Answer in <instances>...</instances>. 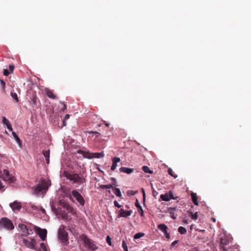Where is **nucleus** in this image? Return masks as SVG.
<instances>
[{
    "instance_id": "42",
    "label": "nucleus",
    "mask_w": 251,
    "mask_h": 251,
    "mask_svg": "<svg viewBox=\"0 0 251 251\" xmlns=\"http://www.w3.org/2000/svg\"><path fill=\"white\" fill-rule=\"evenodd\" d=\"M114 204L116 207L118 208H120L122 206V205H120L116 201H114Z\"/></svg>"
},
{
    "instance_id": "53",
    "label": "nucleus",
    "mask_w": 251,
    "mask_h": 251,
    "mask_svg": "<svg viewBox=\"0 0 251 251\" xmlns=\"http://www.w3.org/2000/svg\"><path fill=\"white\" fill-rule=\"evenodd\" d=\"M9 68L10 70V71L12 72L14 69V66L13 65H10L9 66Z\"/></svg>"
},
{
    "instance_id": "26",
    "label": "nucleus",
    "mask_w": 251,
    "mask_h": 251,
    "mask_svg": "<svg viewBox=\"0 0 251 251\" xmlns=\"http://www.w3.org/2000/svg\"><path fill=\"white\" fill-rule=\"evenodd\" d=\"M178 231L181 234H183L186 233L187 230L186 229L183 227V226H180L179 227L178 229Z\"/></svg>"
},
{
    "instance_id": "27",
    "label": "nucleus",
    "mask_w": 251,
    "mask_h": 251,
    "mask_svg": "<svg viewBox=\"0 0 251 251\" xmlns=\"http://www.w3.org/2000/svg\"><path fill=\"white\" fill-rule=\"evenodd\" d=\"M100 188H101L102 189L113 188V187L112 186V185H111V184L101 185L100 186Z\"/></svg>"
},
{
    "instance_id": "50",
    "label": "nucleus",
    "mask_w": 251,
    "mask_h": 251,
    "mask_svg": "<svg viewBox=\"0 0 251 251\" xmlns=\"http://www.w3.org/2000/svg\"><path fill=\"white\" fill-rule=\"evenodd\" d=\"M157 194H158V193L154 189H153L152 191L153 196L155 197Z\"/></svg>"
},
{
    "instance_id": "23",
    "label": "nucleus",
    "mask_w": 251,
    "mask_h": 251,
    "mask_svg": "<svg viewBox=\"0 0 251 251\" xmlns=\"http://www.w3.org/2000/svg\"><path fill=\"white\" fill-rule=\"evenodd\" d=\"M112 190L113 191L114 193L117 197H122V194H121V191H120V189L113 187V188H112Z\"/></svg>"
},
{
    "instance_id": "10",
    "label": "nucleus",
    "mask_w": 251,
    "mask_h": 251,
    "mask_svg": "<svg viewBox=\"0 0 251 251\" xmlns=\"http://www.w3.org/2000/svg\"><path fill=\"white\" fill-rule=\"evenodd\" d=\"M132 213V210H125L124 209L121 208L119 211L118 216L119 217L126 218L131 215Z\"/></svg>"
},
{
    "instance_id": "32",
    "label": "nucleus",
    "mask_w": 251,
    "mask_h": 251,
    "mask_svg": "<svg viewBox=\"0 0 251 251\" xmlns=\"http://www.w3.org/2000/svg\"><path fill=\"white\" fill-rule=\"evenodd\" d=\"M11 96L12 97V98L16 100V102L19 101L18 96L16 93L11 92Z\"/></svg>"
},
{
    "instance_id": "49",
    "label": "nucleus",
    "mask_w": 251,
    "mask_h": 251,
    "mask_svg": "<svg viewBox=\"0 0 251 251\" xmlns=\"http://www.w3.org/2000/svg\"><path fill=\"white\" fill-rule=\"evenodd\" d=\"M220 249H221V251H227L224 246H220Z\"/></svg>"
},
{
    "instance_id": "44",
    "label": "nucleus",
    "mask_w": 251,
    "mask_h": 251,
    "mask_svg": "<svg viewBox=\"0 0 251 251\" xmlns=\"http://www.w3.org/2000/svg\"><path fill=\"white\" fill-rule=\"evenodd\" d=\"M40 247L44 251H46V248L44 243H42L40 244Z\"/></svg>"
},
{
    "instance_id": "41",
    "label": "nucleus",
    "mask_w": 251,
    "mask_h": 251,
    "mask_svg": "<svg viewBox=\"0 0 251 251\" xmlns=\"http://www.w3.org/2000/svg\"><path fill=\"white\" fill-rule=\"evenodd\" d=\"M0 84H1V85L3 88V90L5 89V82L2 80V79H0Z\"/></svg>"
},
{
    "instance_id": "29",
    "label": "nucleus",
    "mask_w": 251,
    "mask_h": 251,
    "mask_svg": "<svg viewBox=\"0 0 251 251\" xmlns=\"http://www.w3.org/2000/svg\"><path fill=\"white\" fill-rule=\"evenodd\" d=\"M168 173L174 178H176L177 177V176L174 173L173 170L170 168L168 169Z\"/></svg>"
},
{
    "instance_id": "9",
    "label": "nucleus",
    "mask_w": 251,
    "mask_h": 251,
    "mask_svg": "<svg viewBox=\"0 0 251 251\" xmlns=\"http://www.w3.org/2000/svg\"><path fill=\"white\" fill-rule=\"evenodd\" d=\"M158 228L164 233L166 238L167 239H169L170 238V234L168 231V228L165 224H163L159 225L158 226Z\"/></svg>"
},
{
    "instance_id": "4",
    "label": "nucleus",
    "mask_w": 251,
    "mask_h": 251,
    "mask_svg": "<svg viewBox=\"0 0 251 251\" xmlns=\"http://www.w3.org/2000/svg\"><path fill=\"white\" fill-rule=\"evenodd\" d=\"M58 238L65 244L68 243V234L65 230V226L61 225L58 229Z\"/></svg>"
},
{
    "instance_id": "15",
    "label": "nucleus",
    "mask_w": 251,
    "mask_h": 251,
    "mask_svg": "<svg viewBox=\"0 0 251 251\" xmlns=\"http://www.w3.org/2000/svg\"><path fill=\"white\" fill-rule=\"evenodd\" d=\"M63 207L65 208L68 211V212L71 213L73 215L76 214V211L75 209L70 205L68 204H64L63 205Z\"/></svg>"
},
{
    "instance_id": "36",
    "label": "nucleus",
    "mask_w": 251,
    "mask_h": 251,
    "mask_svg": "<svg viewBox=\"0 0 251 251\" xmlns=\"http://www.w3.org/2000/svg\"><path fill=\"white\" fill-rule=\"evenodd\" d=\"M88 133L89 134H93V135L97 134V136H96L97 137H98L100 135V134L97 131H88Z\"/></svg>"
},
{
    "instance_id": "5",
    "label": "nucleus",
    "mask_w": 251,
    "mask_h": 251,
    "mask_svg": "<svg viewBox=\"0 0 251 251\" xmlns=\"http://www.w3.org/2000/svg\"><path fill=\"white\" fill-rule=\"evenodd\" d=\"M14 226L12 221L7 218H2L0 220V228H5L8 230L13 229Z\"/></svg>"
},
{
    "instance_id": "11",
    "label": "nucleus",
    "mask_w": 251,
    "mask_h": 251,
    "mask_svg": "<svg viewBox=\"0 0 251 251\" xmlns=\"http://www.w3.org/2000/svg\"><path fill=\"white\" fill-rule=\"evenodd\" d=\"M10 206L14 211L16 210L19 211L22 208L21 203L18 202L17 201L11 203L10 204Z\"/></svg>"
},
{
    "instance_id": "47",
    "label": "nucleus",
    "mask_w": 251,
    "mask_h": 251,
    "mask_svg": "<svg viewBox=\"0 0 251 251\" xmlns=\"http://www.w3.org/2000/svg\"><path fill=\"white\" fill-rule=\"evenodd\" d=\"M61 103L63 104V107L61 108V110L64 111L66 109L67 106L66 104L64 103V102H62Z\"/></svg>"
},
{
    "instance_id": "60",
    "label": "nucleus",
    "mask_w": 251,
    "mask_h": 251,
    "mask_svg": "<svg viewBox=\"0 0 251 251\" xmlns=\"http://www.w3.org/2000/svg\"><path fill=\"white\" fill-rule=\"evenodd\" d=\"M143 200L145 201V197H146L145 193H144V194H143Z\"/></svg>"
},
{
    "instance_id": "48",
    "label": "nucleus",
    "mask_w": 251,
    "mask_h": 251,
    "mask_svg": "<svg viewBox=\"0 0 251 251\" xmlns=\"http://www.w3.org/2000/svg\"><path fill=\"white\" fill-rule=\"evenodd\" d=\"M178 243V241L177 240H175V241H174L172 244H171V246L172 247H174L177 243Z\"/></svg>"
},
{
    "instance_id": "38",
    "label": "nucleus",
    "mask_w": 251,
    "mask_h": 251,
    "mask_svg": "<svg viewBox=\"0 0 251 251\" xmlns=\"http://www.w3.org/2000/svg\"><path fill=\"white\" fill-rule=\"evenodd\" d=\"M106 242L109 246H111V239L109 236H107L106 239Z\"/></svg>"
},
{
    "instance_id": "58",
    "label": "nucleus",
    "mask_w": 251,
    "mask_h": 251,
    "mask_svg": "<svg viewBox=\"0 0 251 251\" xmlns=\"http://www.w3.org/2000/svg\"><path fill=\"white\" fill-rule=\"evenodd\" d=\"M143 194H144L145 193L144 189L143 188H142L141 189Z\"/></svg>"
},
{
    "instance_id": "3",
    "label": "nucleus",
    "mask_w": 251,
    "mask_h": 251,
    "mask_svg": "<svg viewBox=\"0 0 251 251\" xmlns=\"http://www.w3.org/2000/svg\"><path fill=\"white\" fill-rule=\"evenodd\" d=\"M86 176H80L76 173L68 174L66 176L67 179L73 181V183H76L78 184H82L86 182Z\"/></svg>"
},
{
    "instance_id": "46",
    "label": "nucleus",
    "mask_w": 251,
    "mask_h": 251,
    "mask_svg": "<svg viewBox=\"0 0 251 251\" xmlns=\"http://www.w3.org/2000/svg\"><path fill=\"white\" fill-rule=\"evenodd\" d=\"M6 126L8 130H9L10 131H12V126L10 124H8Z\"/></svg>"
},
{
    "instance_id": "61",
    "label": "nucleus",
    "mask_w": 251,
    "mask_h": 251,
    "mask_svg": "<svg viewBox=\"0 0 251 251\" xmlns=\"http://www.w3.org/2000/svg\"><path fill=\"white\" fill-rule=\"evenodd\" d=\"M111 179H112L113 181H114V182H115V181H116V179H115V178H113H113H111Z\"/></svg>"
},
{
    "instance_id": "35",
    "label": "nucleus",
    "mask_w": 251,
    "mask_h": 251,
    "mask_svg": "<svg viewBox=\"0 0 251 251\" xmlns=\"http://www.w3.org/2000/svg\"><path fill=\"white\" fill-rule=\"evenodd\" d=\"M61 217L63 219H66L68 217V214L65 211H63L61 214Z\"/></svg>"
},
{
    "instance_id": "55",
    "label": "nucleus",
    "mask_w": 251,
    "mask_h": 251,
    "mask_svg": "<svg viewBox=\"0 0 251 251\" xmlns=\"http://www.w3.org/2000/svg\"><path fill=\"white\" fill-rule=\"evenodd\" d=\"M41 211L43 213L45 214L46 211L44 208H41Z\"/></svg>"
},
{
    "instance_id": "19",
    "label": "nucleus",
    "mask_w": 251,
    "mask_h": 251,
    "mask_svg": "<svg viewBox=\"0 0 251 251\" xmlns=\"http://www.w3.org/2000/svg\"><path fill=\"white\" fill-rule=\"evenodd\" d=\"M46 94L47 95V96L51 99H56V96L53 94V92L50 90L47 89L46 90Z\"/></svg>"
},
{
    "instance_id": "59",
    "label": "nucleus",
    "mask_w": 251,
    "mask_h": 251,
    "mask_svg": "<svg viewBox=\"0 0 251 251\" xmlns=\"http://www.w3.org/2000/svg\"><path fill=\"white\" fill-rule=\"evenodd\" d=\"M171 217L173 218L174 219H175L176 218L174 216V214L171 215Z\"/></svg>"
},
{
    "instance_id": "64",
    "label": "nucleus",
    "mask_w": 251,
    "mask_h": 251,
    "mask_svg": "<svg viewBox=\"0 0 251 251\" xmlns=\"http://www.w3.org/2000/svg\"><path fill=\"white\" fill-rule=\"evenodd\" d=\"M34 207H36V206H33L32 208L33 209H35V208H34Z\"/></svg>"
},
{
    "instance_id": "52",
    "label": "nucleus",
    "mask_w": 251,
    "mask_h": 251,
    "mask_svg": "<svg viewBox=\"0 0 251 251\" xmlns=\"http://www.w3.org/2000/svg\"><path fill=\"white\" fill-rule=\"evenodd\" d=\"M52 210L54 213H57V210L56 209V208L55 207H54L53 206H52Z\"/></svg>"
},
{
    "instance_id": "54",
    "label": "nucleus",
    "mask_w": 251,
    "mask_h": 251,
    "mask_svg": "<svg viewBox=\"0 0 251 251\" xmlns=\"http://www.w3.org/2000/svg\"><path fill=\"white\" fill-rule=\"evenodd\" d=\"M4 174L7 176H9V172L7 170H4Z\"/></svg>"
},
{
    "instance_id": "39",
    "label": "nucleus",
    "mask_w": 251,
    "mask_h": 251,
    "mask_svg": "<svg viewBox=\"0 0 251 251\" xmlns=\"http://www.w3.org/2000/svg\"><path fill=\"white\" fill-rule=\"evenodd\" d=\"M138 211L139 213H140L141 216L144 217V213L143 208L141 207L139 209H138Z\"/></svg>"
},
{
    "instance_id": "1",
    "label": "nucleus",
    "mask_w": 251,
    "mask_h": 251,
    "mask_svg": "<svg viewBox=\"0 0 251 251\" xmlns=\"http://www.w3.org/2000/svg\"><path fill=\"white\" fill-rule=\"evenodd\" d=\"M51 182L50 180L41 179L34 188V193L36 195H44L48 191Z\"/></svg>"
},
{
    "instance_id": "28",
    "label": "nucleus",
    "mask_w": 251,
    "mask_h": 251,
    "mask_svg": "<svg viewBox=\"0 0 251 251\" xmlns=\"http://www.w3.org/2000/svg\"><path fill=\"white\" fill-rule=\"evenodd\" d=\"M145 235V234L144 233H142V232H139V233H136L134 236V238L135 239H139L141 237L144 236Z\"/></svg>"
},
{
    "instance_id": "7",
    "label": "nucleus",
    "mask_w": 251,
    "mask_h": 251,
    "mask_svg": "<svg viewBox=\"0 0 251 251\" xmlns=\"http://www.w3.org/2000/svg\"><path fill=\"white\" fill-rule=\"evenodd\" d=\"M35 230L43 241L46 240L47 234V231L46 229H42L39 227L35 226Z\"/></svg>"
},
{
    "instance_id": "8",
    "label": "nucleus",
    "mask_w": 251,
    "mask_h": 251,
    "mask_svg": "<svg viewBox=\"0 0 251 251\" xmlns=\"http://www.w3.org/2000/svg\"><path fill=\"white\" fill-rule=\"evenodd\" d=\"M23 242L27 248L31 249H35L34 245L36 243V241L34 239H30V240H28L24 238L23 239Z\"/></svg>"
},
{
    "instance_id": "31",
    "label": "nucleus",
    "mask_w": 251,
    "mask_h": 251,
    "mask_svg": "<svg viewBox=\"0 0 251 251\" xmlns=\"http://www.w3.org/2000/svg\"><path fill=\"white\" fill-rule=\"evenodd\" d=\"M37 97L35 94L33 95V98L31 100H32V103L33 105H36L37 104Z\"/></svg>"
},
{
    "instance_id": "51",
    "label": "nucleus",
    "mask_w": 251,
    "mask_h": 251,
    "mask_svg": "<svg viewBox=\"0 0 251 251\" xmlns=\"http://www.w3.org/2000/svg\"><path fill=\"white\" fill-rule=\"evenodd\" d=\"M70 118V115L69 114H66L64 118V121H66Z\"/></svg>"
},
{
    "instance_id": "20",
    "label": "nucleus",
    "mask_w": 251,
    "mask_h": 251,
    "mask_svg": "<svg viewBox=\"0 0 251 251\" xmlns=\"http://www.w3.org/2000/svg\"><path fill=\"white\" fill-rule=\"evenodd\" d=\"M12 135L14 139L17 142V143L19 144V146L21 148L22 144V141H21V140L19 138V137L15 132H12Z\"/></svg>"
},
{
    "instance_id": "63",
    "label": "nucleus",
    "mask_w": 251,
    "mask_h": 251,
    "mask_svg": "<svg viewBox=\"0 0 251 251\" xmlns=\"http://www.w3.org/2000/svg\"><path fill=\"white\" fill-rule=\"evenodd\" d=\"M3 186H2L1 185H0V189H1L2 188H3Z\"/></svg>"
},
{
    "instance_id": "37",
    "label": "nucleus",
    "mask_w": 251,
    "mask_h": 251,
    "mask_svg": "<svg viewBox=\"0 0 251 251\" xmlns=\"http://www.w3.org/2000/svg\"><path fill=\"white\" fill-rule=\"evenodd\" d=\"M122 247L125 251H128L127 245L124 241H123Z\"/></svg>"
},
{
    "instance_id": "17",
    "label": "nucleus",
    "mask_w": 251,
    "mask_h": 251,
    "mask_svg": "<svg viewBox=\"0 0 251 251\" xmlns=\"http://www.w3.org/2000/svg\"><path fill=\"white\" fill-rule=\"evenodd\" d=\"M191 199H192V201L194 203L195 205H199V202L198 201V197L197 194L195 193H194V192H192L191 193Z\"/></svg>"
},
{
    "instance_id": "30",
    "label": "nucleus",
    "mask_w": 251,
    "mask_h": 251,
    "mask_svg": "<svg viewBox=\"0 0 251 251\" xmlns=\"http://www.w3.org/2000/svg\"><path fill=\"white\" fill-rule=\"evenodd\" d=\"M191 215V218L193 220H197L198 218V213L196 212L194 214H193L192 212L189 211V216Z\"/></svg>"
},
{
    "instance_id": "14",
    "label": "nucleus",
    "mask_w": 251,
    "mask_h": 251,
    "mask_svg": "<svg viewBox=\"0 0 251 251\" xmlns=\"http://www.w3.org/2000/svg\"><path fill=\"white\" fill-rule=\"evenodd\" d=\"M78 153L82 155L84 158L91 159L92 158V153L89 151H84L79 150L78 151Z\"/></svg>"
},
{
    "instance_id": "18",
    "label": "nucleus",
    "mask_w": 251,
    "mask_h": 251,
    "mask_svg": "<svg viewBox=\"0 0 251 251\" xmlns=\"http://www.w3.org/2000/svg\"><path fill=\"white\" fill-rule=\"evenodd\" d=\"M43 154L45 158V160L47 164L50 163V150L43 151Z\"/></svg>"
},
{
    "instance_id": "12",
    "label": "nucleus",
    "mask_w": 251,
    "mask_h": 251,
    "mask_svg": "<svg viewBox=\"0 0 251 251\" xmlns=\"http://www.w3.org/2000/svg\"><path fill=\"white\" fill-rule=\"evenodd\" d=\"M18 226L19 228L21 229V230L23 232V236H27L30 234V233H29L28 232V229L25 225L23 224H20Z\"/></svg>"
},
{
    "instance_id": "13",
    "label": "nucleus",
    "mask_w": 251,
    "mask_h": 251,
    "mask_svg": "<svg viewBox=\"0 0 251 251\" xmlns=\"http://www.w3.org/2000/svg\"><path fill=\"white\" fill-rule=\"evenodd\" d=\"M120 158L118 157H114L112 159V165L111 167V170L112 171H114L116 169L117 167V163L120 162Z\"/></svg>"
},
{
    "instance_id": "45",
    "label": "nucleus",
    "mask_w": 251,
    "mask_h": 251,
    "mask_svg": "<svg viewBox=\"0 0 251 251\" xmlns=\"http://www.w3.org/2000/svg\"><path fill=\"white\" fill-rule=\"evenodd\" d=\"M9 73L7 70L4 69L3 70V75H4L7 76L9 75Z\"/></svg>"
},
{
    "instance_id": "56",
    "label": "nucleus",
    "mask_w": 251,
    "mask_h": 251,
    "mask_svg": "<svg viewBox=\"0 0 251 251\" xmlns=\"http://www.w3.org/2000/svg\"><path fill=\"white\" fill-rule=\"evenodd\" d=\"M63 126H66V121H63Z\"/></svg>"
},
{
    "instance_id": "43",
    "label": "nucleus",
    "mask_w": 251,
    "mask_h": 251,
    "mask_svg": "<svg viewBox=\"0 0 251 251\" xmlns=\"http://www.w3.org/2000/svg\"><path fill=\"white\" fill-rule=\"evenodd\" d=\"M135 206L138 208V209H139L140 208H141L142 207L141 206L140 204H139L137 200H136V201L135 202Z\"/></svg>"
},
{
    "instance_id": "25",
    "label": "nucleus",
    "mask_w": 251,
    "mask_h": 251,
    "mask_svg": "<svg viewBox=\"0 0 251 251\" xmlns=\"http://www.w3.org/2000/svg\"><path fill=\"white\" fill-rule=\"evenodd\" d=\"M143 171L146 173L152 174L153 171L151 170L150 168L147 166H144L142 167Z\"/></svg>"
},
{
    "instance_id": "57",
    "label": "nucleus",
    "mask_w": 251,
    "mask_h": 251,
    "mask_svg": "<svg viewBox=\"0 0 251 251\" xmlns=\"http://www.w3.org/2000/svg\"><path fill=\"white\" fill-rule=\"evenodd\" d=\"M114 185L115 186H117V185L116 184V181H115L113 183V185L112 186Z\"/></svg>"
},
{
    "instance_id": "33",
    "label": "nucleus",
    "mask_w": 251,
    "mask_h": 251,
    "mask_svg": "<svg viewBox=\"0 0 251 251\" xmlns=\"http://www.w3.org/2000/svg\"><path fill=\"white\" fill-rule=\"evenodd\" d=\"M137 191L128 190L127 191V194L129 196H133L137 193Z\"/></svg>"
},
{
    "instance_id": "2",
    "label": "nucleus",
    "mask_w": 251,
    "mask_h": 251,
    "mask_svg": "<svg viewBox=\"0 0 251 251\" xmlns=\"http://www.w3.org/2000/svg\"><path fill=\"white\" fill-rule=\"evenodd\" d=\"M79 240L82 242L85 248L89 251H95L98 248L96 243L89 239L85 234H81L79 237Z\"/></svg>"
},
{
    "instance_id": "34",
    "label": "nucleus",
    "mask_w": 251,
    "mask_h": 251,
    "mask_svg": "<svg viewBox=\"0 0 251 251\" xmlns=\"http://www.w3.org/2000/svg\"><path fill=\"white\" fill-rule=\"evenodd\" d=\"M2 123L6 126L10 124L9 121L5 117H2Z\"/></svg>"
},
{
    "instance_id": "62",
    "label": "nucleus",
    "mask_w": 251,
    "mask_h": 251,
    "mask_svg": "<svg viewBox=\"0 0 251 251\" xmlns=\"http://www.w3.org/2000/svg\"><path fill=\"white\" fill-rule=\"evenodd\" d=\"M213 221L215 222L216 221V219L215 218H213Z\"/></svg>"
},
{
    "instance_id": "21",
    "label": "nucleus",
    "mask_w": 251,
    "mask_h": 251,
    "mask_svg": "<svg viewBox=\"0 0 251 251\" xmlns=\"http://www.w3.org/2000/svg\"><path fill=\"white\" fill-rule=\"evenodd\" d=\"M104 154L103 151L101 152H96V153H92V158H99L100 157H103Z\"/></svg>"
},
{
    "instance_id": "22",
    "label": "nucleus",
    "mask_w": 251,
    "mask_h": 251,
    "mask_svg": "<svg viewBox=\"0 0 251 251\" xmlns=\"http://www.w3.org/2000/svg\"><path fill=\"white\" fill-rule=\"evenodd\" d=\"M228 239L226 238H221V242H220V246H226L228 244Z\"/></svg>"
},
{
    "instance_id": "40",
    "label": "nucleus",
    "mask_w": 251,
    "mask_h": 251,
    "mask_svg": "<svg viewBox=\"0 0 251 251\" xmlns=\"http://www.w3.org/2000/svg\"><path fill=\"white\" fill-rule=\"evenodd\" d=\"M168 194L169 198L170 199V200L171 199H174V195L173 193L171 191H169Z\"/></svg>"
},
{
    "instance_id": "16",
    "label": "nucleus",
    "mask_w": 251,
    "mask_h": 251,
    "mask_svg": "<svg viewBox=\"0 0 251 251\" xmlns=\"http://www.w3.org/2000/svg\"><path fill=\"white\" fill-rule=\"evenodd\" d=\"M121 172H123L124 173H126L127 174H130L134 172V169L133 168H129L126 167H121L119 169Z\"/></svg>"
},
{
    "instance_id": "24",
    "label": "nucleus",
    "mask_w": 251,
    "mask_h": 251,
    "mask_svg": "<svg viewBox=\"0 0 251 251\" xmlns=\"http://www.w3.org/2000/svg\"><path fill=\"white\" fill-rule=\"evenodd\" d=\"M160 199L164 201H170V199L169 198L168 194L166 193L165 194H162L160 196Z\"/></svg>"
},
{
    "instance_id": "6",
    "label": "nucleus",
    "mask_w": 251,
    "mask_h": 251,
    "mask_svg": "<svg viewBox=\"0 0 251 251\" xmlns=\"http://www.w3.org/2000/svg\"><path fill=\"white\" fill-rule=\"evenodd\" d=\"M72 196L75 198V200L79 203V205L83 206L85 204V201L81 195L76 190L71 192Z\"/></svg>"
}]
</instances>
